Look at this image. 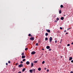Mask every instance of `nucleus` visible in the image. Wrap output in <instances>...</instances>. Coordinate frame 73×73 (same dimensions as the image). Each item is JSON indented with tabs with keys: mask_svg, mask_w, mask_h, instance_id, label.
I'll list each match as a JSON object with an SVG mask.
<instances>
[{
	"mask_svg": "<svg viewBox=\"0 0 73 73\" xmlns=\"http://www.w3.org/2000/svg\"><path fill=\"white\" fill-rule=\"evenodd\" d=\"M48 35V33H45V36H47Z\"/></svg>",
	"mask_w": 73,
	"mask_h": 73,
	"instance_id": "nucleus-15",
	"label": "nucleus"
},
{
	"mask_svg": "<svg viewBox=\"0 0 73 73\" xmlns=\"http://www.w3.org/2000/svg\"><path fill=\"white\" fill-rule=\"evenodd\" d=\"M26 64L27 65H29V61H27L26 62Z\"/></svg>",
	"mask_w": 73,
	"mask_h": 73,
	"instance_id": "nucleus-8",
	"label": "nucleus"
},
{
	"mask_svg": "<svg viewBox=\"0 0 73 73\" xmlns=\"http://www.w3.org/2000/svg\"><path fill=\"white\" fill-rule=\"evenodd\" d=\"M70 73H73V72L72 71H71Z\"/></svg>",
	"mask_w": 73,
	"mask_h": 73,
	"instance_id": "nucleus-44",
	"label": "nucleus"
},
{
	"mask_svg": "<svg viewBox=\"0 0 73 73\" xmlns=\"http://www.w3.org/2000/svg\"><path fill=\"white\" fill-rule=\"evenodd\" d=\"M62 39H61L60 41V44H61V42H62Z\"/></svg>",
	"mask_w": 73,
	"mask_h": 73,
	"instance_id": "nucleus-20",
	"label": "nucleus"
},
{
	"mask_svg": "<svg viewBox=\"0 0 73 73\" xmlns=\"http://www.w3.org/2000/svg\"><path fill=\"white\" fill-rule=\"evenodd\" d=\"M25 61V59H24L23 60V61Z\"/></svg>",
	"mask_w": 73,
	"mask_h": 73,
	"instance_id": "nucleus-26",
	"label": "nucleus"
},
{
	"mask_svg": "<svg viewBox=\"0 0 73 73\" xmlns=\"http://www.w3.org/2000/svg\"><path fill=\"white\" fill-rule=\"evenodd\" d=\"M60 7H61V8H63V5H60Z\"/></svg>",
	"mask_w": 73,
	"mask_h": 73,
	"instance_id": "nucleus-21",
	"label": "nucleus"
},
{
	"mask_svg": "<svg viewBox=\"0 0 73 73\" xmlns=\"http://www.w3.org/2000/svg\"><path fill=\"white\" fill-rule=\"evenodd\" d=\"M64 16H65V15H64Z\"/></svg>",
	"mask_w": 73,
	"mask_h": 73,
	"instance_id": "nucleus-48",
	"label": "nucleus"
},
{
	"mask_svg": "<svg viewBox=\"0 0 73 73\" xmlns=\"http://www.w3.org/2000/svg\"><path fill=\"white\" fill-rule=\"evenodd\" d=\"M33 71L34 72V73H35V71H36V69H34L33 70Z\"/></svg>",
	"mask_w": 73,
	"mask_h": 73,
	"instance_id": "nucleus-14",
	"label": "nucleus"
},
{
	"mask_svg": "<svg viewBox=\"0 0 73 73\" xmlns=\"http://www.w3.org/2000/svg\"><path fill=\"white\" fill-rule=\"evenodd\" d=\"M72 59H73L72 57H70L69 58V61H71V60H72Z\"/></svg>",
	"mask_w": 73,
	"mask_h": 73,
	"instance_id": "nucleus-6",
	"label": "nucleus"
},
{
	"mask_svg": "<svg viewBox=\"0 0 73 73\" xmlns=\"http://www.w3.org/2000/svg\"><path fill=\"white\" fill-rule=\"evenodd\" d=\"M35 53H36V52L33 51L31 52V54H35Z\"/></svg>",
	"mask_w": 73,
	"mask_h": 73,
	"instance_id": "nucleus-4",
	"label": "nucleus"
},
{
	"mask_svg": "<svg viewBox=\"0 0 73 73\" xmlns=\"http://www.w3.org/2000/svg\"><path fill=\"white\" fill-rule=\"evenodd\" d=\"M60 29L62 30V28L60 27Z\"/></svg>",
	"mask_w": 73,
	"mask_h": 73,
	"instance_id": "nucleus-35",
	"label": "nucleus"
},
{
	"mask_svg": "<svg viewBox=\"0 0 73 73\" xmlns=\"http://www.w3.org/2000/svg\"><path fill=\"white\" fill-rule=\"evenodd\" d=\"M55 43H57V40H56L55 41Z\"/></svg>",
	"mask_w": 73,
	"mask_h": 73,
	"instance_id": "nucleus-30",
	"label": "nucleus"
},
{
	"mask_svg": "<svg viewBox=\"0 0 73 73\" xmlns=\"http://www.w3.org/2000/svg\"><path fill=\"white\" fill-rule=\"evenodd\" d=\"M45 63V61H44L42 62V64H44Z\"/></svg>",
	"mask_w": 73,
	"mask_h": 73,
	"instance_id": "nucleus-24",
	"label": "nucleus"
},
{
	"mask_svg": "<svg viewBox=\"0 0 73 73\" xmlns=\"http://www.w3.org/2000/svg\"><path fill=\"white\" fill-rule=\"evenodd\" d=\"M51 50V49L50 48L48 50H49V51H50Z\"/></svg>",
	"mask_w": 73,
	"mask_h": 73,
	"instance_id": "nucleus-36",
	"label": "nucleus"
},
{
	"mask_svg": "<svg viewBox=\"0 0 73 73\" xmlns=\"http://www.w3.org/2000/svg\"><path fill=\"white\" fill-rule=\"evenodd\" d=\"M6 65H8V63H6Z\"/></svg>",
	"mask_w": 73,
	"mask_h": 73,
	"instance_id": "nucleus-41",
	"label": "nucleus"
},
{
	"mask_svg": "<svg viewBox=\"0 0 73 73\" xmlns=\"http://www.w3.org/2000/svg\"><path fill=\"white\" fill-rule=\"evenodd\" d=\"M60 57H61V58H62V56H60Z\"/></svg>",
	"mask_w": 73,
	"mask_h": 73,
	"instance_id": "nucleus-47",
	"label": "nucleus"
},
{
	"mask_svg": "<svg viewBox=\"0 0 73 73\" xmlns=\"http://www.w3.org/2000/svg\"><path fill=\"white\" fill-rule=\"evenodd\" d=\"M49 71V69L47 70V72H48Z\"/></svg>",
	"mask_w": 73,
	"mask_h": 73,
	"instance_id": "nucleus-32",
	"label": "nucleus"
},
{
	"mask_svg": "<svg viewBox=\"0 0 73 73\" xmlns=\"http://www.w3.org/2000/svg\"><path fill=\"white\" fill-rule=\"evenodd\" d=\"M41 68H38V70H39V71H40V70H41Z\"/></svg>",
	"mask_w": 73,
	"mask_h": 73,
	"instance_id": "nucleus-16",
	"label": "nucleus"
},
{
	"mask_svg": "<svg viewBox=\"0 0 73 73\" xmlns=\"http://www.w3.org/2000/svg\"><path fill=\"white\" fill-rule=\"evenodd\" d=\"M42 50H44V48H42Z\"/></svg>",
	"mask_w": 73,
	"mask_h": 73,
	"instance_id": "nucleus-43",
	"label": "nucleus"
},
{
	"mask_svg": "<svg viewBox=\"0 0 73 73\" xmlns=\"http://www.w3.org/2000/svg\"><path fill=\"white\" fill-rule=\"evenodd\" d=\"M32 36H31V37H32Z\"/></svg>",
	"mask_w": 73,
	"mask_h": 73,
	"instance_id": "nucleus-49",
	"label": "nucleus"
},
{
	"mask_svg": "<svg viewBox=\"0 0 73 73\" xmlns=\"http://www.w3.org/2000/svg\"><path fill=\"white\" fill-rule=\"evenodd\" d=\"M48 40V38L46 37V38H45V41H47V40Z\"/></svg>",
	"mask_w": 73,
	"mask_h": 73,
	"instance_id": "nucleus-17",
	"label": "nucleus"
},
{
	"mask_svg": "<svg viewBox=\"0 0 73 73\" xmlns=\"http://www.w3.org/2000/svg\"><path fill=\"white\" fill-rule=\"evenodd\" d=\"M71 62L73 63V60H71Z\"/></svg>",
	"mask_w": 73,
	"mask_h": 73,
	"instance_id": "nucleus-42",
	"label": "nucleus"
},
{
	"mask_svg": "<svg viewBox=\"0 0 73 73\" xmlns=\"http://www.w3.org/2000/svg\"><path fill=\"white\" fill-rule=\"evenodd\" d=\"M36 46H38V43H36Z\"/></svg>",
	"mask_w": 73,
	"mask_h": 73,
	"instance_id": "nucleus-23",
	"label": "nucleus"
},
{
	"mask_svg": "<svg viewBox=\"0 0 73 73\" xmlns=\"http://www.w3.org/2000/svg\"><path fill=\"white\" fill-rule=\"evenodd\" d=\"M8 62L9 64H10V63H11V62L10 61H9Z\"/></svg>",
	"mask_w": 73,
	"mask_h": 73,
	"instance_id": "nucleus-33",
	"label": "nucleus"
},
{
	"mask_svg": "<svg viewBox=\"0 0 73 73\" xmlns=\"http://www.w3.org/2000/svg\"><path fill=\"white\" fill-rule=\"evenodd\" d=\"M27 49H28V48H25V50L26 51L27 50Z\"/></svg>",
	"mask_w": 73,
	"mask_h": 73,
	"instance_id": "nucleus-31",
	"label": "nucleus"
},
{
	"mask_svg": "<svg viewBox=\"0 0 73 73\" xmlns=\"http://www.w3.org/2000/svg\"><path fill=\"white\" fill-rule=\"evenodd\" d=\"M30 39L32 41H33V40H34V37H31L30 38Z\"/></svg>",
	"mask_w": 73,
	"mask_h": 73,
	"instance_id": "nucleus-2",
	"label": "nucleus"
},
{
	"mask_svg": "<svg viewBox=\"0 0 73 73\" xmlns=\"http://www.w3.org/2000/svg\"><path fill=\"white\" fill-rule=\"evenodd\" d=\"M17 64H19L17 63L16 64V65H17Z\"/></svg>",
	"mask_w": 73,
	"mask_h": 73,
	"instance_id": "nucleus-38",
	"label": "nucleus"
},
{
	"mask_svg": "<svg viewBox=\"0 0 73 73\" xmlns=\"http://www.w3.org/2000/svg\"><path fill=\"white\" fill-rule=\"evenodd\" d=\"M21 64H23V62L21 61Z\"/></svg>",
	"mask_w": 73,
	"mask_h": 73,
	"instance_id": "nucleus-34",
	"label": "nucleus"
},
{
	"mask_svg": "<svg viewBox=\"0 0 73 73\" xmlns=\"http://www.w3.org/2000/svg\"><path fill=\"white\" fill-rule=\"evenodd\" d=\"M67 46H70V44H68L67 45Z\"/></svg>",
	"mask_w": 73,
	"mask_h": 73,
	"instance_id": "nucleus-25",
	"label": "nucleus"
},
{
	"mask_svg": "<svg viewBox=\"0 0 73 73\" xmlns=\"http://www.w3.org/2000/svg\"><path fill=\"white\" fill-rule=\"evenodd\" d=\"M21 55H22V56H24V53H22L21 54Z\"/></svg>",
	"mask_w": 73,
	"mask_h": 73,
	"instance_id": "nucleus-29",
	"label": "nucleus"
},
{
	"mask_svg": "<svg viewBox=\"0 0 73 73\" xmlns=\"http://www.w3.org/2000/svg\"><path fill=\"white\" fill-rule=\"evenodd\" d=\"M61 10H60L59 11V13L60 14V13H61Z\"/></svg>",
	"mask_w": 73,
	"mask_h": 73,
	"instance_id": "nucleus-19",
	"label": "nucleus"
},
{
	"mask_svg": "<svg viewBox=\"0 0 73 73\" xmlns=\"http://www.w3.org/2000/svg\"><path fill=\"white\" fill-rule=\"evenodd\" d=\"M44 70H46V68H44Z\"/></svg>",
	"mask_w": 73,
	"mask_h": 73,
	"instance_id": "nucleus-40",
	"label": "nucleus"
},
{
	"mask_svg": "<svg viewBox=\"0 0 73 73\" xmlns=\"http://www.w3.org/2000/svg\"><path fill=\"white\" fill-rule=\"evenodd\" d=\"M71 44H72V45H73V42Z\"/></svg>",
	"mask_w": 73,
	"mask_h": 73,
	"instance_id": "nucleus-46",
	"label": "nucleus"
},
{
	"mask_svg": "<svg viewBox=\"0 0 73 73\" xmlns=\"http://www.w3.org/2000/svg\"><path fill=\"white\" fill-rule=\"evenodd\" d=\"M34 63H37V61H34V62H33Z\"/></svg>",
	"mask_w": 73,
	"mask_h": 73,
	"instance_id": "nucleus-18",
	"label": "nucleus"
},
{
	"mask_svg": "<svg viewBox=\"0 0 73 73\" xmlns=\"http://www.w3.org/2000/svg\"><path fill=\"white\" fill-rule=\"evenodd\" d=\"M30 73H32L33 72V70H30Z\"/></svg>",
	"mask_w": 73,
	"mask_h": 73,
	"instance_id": "nucleus-12",
	"label": "nucleus"
},
{
	"mask_svg": "<svg viewBox=\"0 0 73 73\" xmlns=\"http://www.w3.org/2000/svg\"><path fill=\"white\" fill-rule=\"evenodd\" d=\"M46 49H49L50 48V46H47L46 47Z\"/></svg>",
	"mask_w": 73,
	"mask_h": 73,
	"instance_id": "nucleus-9",
	"label": "nucleus"
},
{
	"mask_svg": "<svg viewBox=\"0 0 73 73\" xmlns=\"http://www.w3.org/2000/svg\"><path fill=\"white\" fill-rule=\"evenodd\" d=\"M64 17H61L60 18L61 20H64Z\"/></svg>",
	"mask_w": 73,
	"mask_h": 73,
	"instance_id": "nucleus-11",
	"label": "nucleus"
},
{
	"mask_svg": "<svg viewBox=\"0 0 73 73\" xmlns=\"http://www.w3.org/2000/svg\"><path fill=\"white\" fill-rule=\"evenodd\" d=\"M68 33H66V35H68Z\"/></svg>",
	"mask_w": 73,
	"mask_h": 73,
	"instance_id": "nucleus-45",
	"label": "nucleus"
},
{
	"mask_svg": "<svg viewBox=\"0 0 73 73\" xmlns=\"http://www.w3.org/2000/svg\"><path fill=\"white\" fill-rule=\"evenodd\" d=\"M50 42H52V37H50Z\"/></svg>",
	"mask_w": 73,
	"mask_h": 73,
	"instance_id": "nucleus-3",
	"label": "nucleus"
},
{
	"mask_svg": "<svg viewBox=\"0 0 73 73\" xmlns=\"http://www.w3.org/2000/svg\"><path fill=\"white\" fill-rule=\"evenodd\" d=\"M31 36V34H29V37H30V36Z\"/></svg>",
	"mask_w": 73,
	"mask_h": 73,
	"instance_id": "nucleus-28",
	"label": "nucleus"
},
{
	"mask_svg": "<svg viewBox=\"0 0 73 73\" xmlns=\"http://www.w3.org/2000/svg\"><path fill=\"white\" fill-rule=\"evenodd\" d=\"M25 69H26V68H24L22 70V72H24V71H25Z\"/></svg>",
	"mask_w": 73,
	"mask_h": 73,
	"instance_id": "nucleus-10",
	"label": "nucleus"
},
{
	"mask_svg": "<svg viewBox=\"0 0 73 73\" xmlns=\"http://www.w3.org/2000/svg\"><path fill=\"white\" fill-rule=\"evenodd\" d=\"M33 66V63H31V67H32Z\"/></svg>",
	"mask_w": 73,
	"mask_h": 73,
	"instance_id": "nucleus-13",
	"label": "nucleus"
},
{
	"mask_svg": "<svg viewBox=\"0 0 73 73\" xmlns=\"http://www.w3.org/2000/svg\"><path fill=\"white\" fill-rule=\"evenodd\" d=\"M64 32H66V30H65L64 31Z\"/></svg>",
	"mask_w": 73,
	"mask_h": 73,
	"instance_id": "nucleus-39",
	"label": "nucleus"
},
{
	"mask_svg": "<svg viewBox=\"0 0 73 73\" xmlns=\"http://www.w3.org/2000/svg\"><path fill=\"white\" fill-rule=\"evenodd\" d=\"M46 31L48 33H50V31L49 30L46 29Z\"/></svg>",
	"mask_w": 73,
	"mask_h": 73,
	"instance_id": "nucleus-5",
	"label": "nucleus"
},
{
	"mask_svg": "<svg viewBox=\"0 0 73 73\" xmlns=\"http://www.w3.org/2000/svg\"><path fill=\"white\" fill-rule=\"evenodd\" d=\"M59 20H60V19H59L58 18H57L56 19V20H57V21H58Z\"/></svg>",
	"mask_w": 73,
	"mask_h": 73,
	"instance_id": "nucleus-22",
	"label": "nucleus"
},
{
	"mask_svg": "<svg viewBox=\"0 0 73 73\" xmlns=\"http://www.w3.org/2000/svg\"><path fill=\"white\" fill-rule=\"evenodd\" d=\"M22 58H25V55L22 56Z\"/></svg>",
	"mask_w": 73,
	"mask_h": 73,
	"instance_id": "nucleus-7",
	"label": "nucleus"
},
{
	"mask_svg": "<svg viewBox=\"0 0 73 73\" xmlns=\"http://www.w3.org/2000/svg\"><path fill=\"white\" fill-rule=\"evenodd\" d=\"M71 29V28H70L68 29L67 30L68 31V30H69V29Z\"/></svg>",
	"mask_w": 73,
	"mask_h": 73,
	"instance_id": "nucleus-27",
	"label": "nucleus"
},
{
	"mask_svg": "<svg viewBox=\"0 0 73 73\" xmlns=\"http://www.w3.org/2000/svg\"><path fill=\"white\" fill-rule=\"evenodd\" d=\"M54 22H55V23H57V21H55Z\"/></svg>",
	"mask_w": 73,
	"mask_h": 73,
	"instance_id": "nucleus-37",
	"label": "nucleus"
},
{
	"mask_svg": "<svg viewBox=\"0 0 73 73\" xmlns=\"http://www.w3.org/2000/svg\"><path fill=\"white\" fill-rule=\"evenodd\" d=\"M23 64H21L18 65V67L19 68H21V67H23Z\"/></svg>",
	"mask_w": 73,
	"mask_h": 73,
	"instance_id": "nucleus-1",
	"label": "nucleus"
}]
</instances>
